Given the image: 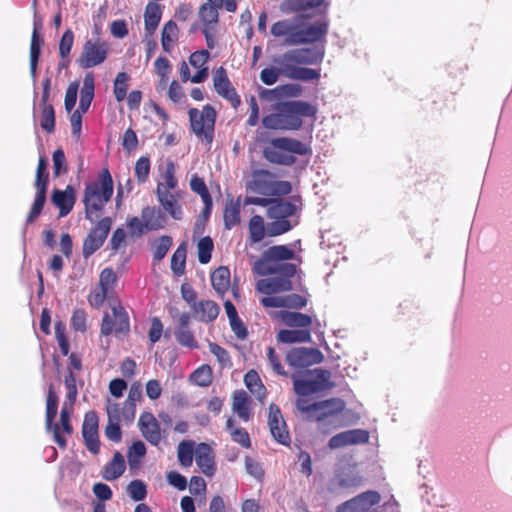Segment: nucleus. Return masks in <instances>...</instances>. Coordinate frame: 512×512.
<instances>
[{
    "label": "nucleus",
    "instance_id": "nucleus-1",
    "mask_svg": "<svg viewBox=\"0 0 512 512\" xmlns=\"http://www.w3.org/2000/svg\"><path fill=\"white\" fill-rule=\"evenodd\" d=\"M328 30L329 22L326 19L315 21L305 27L295 24L290 19H283L275 22L270 32L276 38L285 37V45L298 46L317 42L324 44Z\"/></svg>",
    "mask_w": 512,
    "mask_h": 512
},
{
    "label": "nucleus",
    "instance_id": "nucleus-2",
    "mask_svg": "<svg viewBox=\"0 0 512 512\" xmlns=\"http://www.w3.org/2000/svg\"><path fill=\"white\" fill-rule=\"evenodd\" d=\"M316 113L317 108L306 101L283 102L275 113L263 117L262 124L270 130H298L303 117H315Z\"/></svg>",
    "mask_w": 512,
    "mask_h": 512
},
{
    "label": "nucleus",
    "instance_id": "nucleus-3",
    "mask_svg": "<svg viewBox=\"0 0 512 512\" xmlns=\"http://www.w3.org/2000/svg\"><path fill=\"white\" fill-rule=\"evenodd\" d=\"M113 179L107 168L101 170L97 181L88 182L83 193L85 218L91 223L99 218L113 195Z\"/></svg>",
    "mask_w": 512,
    "mask_h": 512
},
{
    "label": "nucleus",
    "instance_id": "nucleus-4",
    "mask_svg": "<svg viewBox=\"0 0 512 512\" xmlns=\"http://www.w3.org/2000/svg\"><path fill=\"white\" fill-rule=\"evenodd\" d=\"M312 153L309 145L298 139L278 137L269 140L263 147V157L270 163L292 166L296 163V155L306 156Z\"/></svg>",
    "mask_w": 512,
    "mask_h": 512
},
{
    "label": "nucleus",
    "instance_id": "nucleus-5",
    "mask_svg": "<svg viewBox=\"0 0 512 512\" xmlns=\"http://www.w3.org/2000/svg\"><path fill=\"white\" fill-rule=\"evenodd\" d=\"M296 202L301 204L300 197H294L293 201L274 198L266 211V216L271 220L267 224L269 237L285 234L298 225V220L293 219L299 209Z\"/></svg>",
    "mask_w": 512,
    "mask_h": 512
},
{
    "label": "nucleus",
    "instance_id": "nucleus-6",
    "mask_svg": "<svg viewBox=\"0 0 512 512\" xmlns=\"http://www.w3.org/2000/svg\"><path fill=\"white\" fill-rule=\"evenodd\" d=\"M238 8V0H206L198 8V18L202 23V33L207 47L214 48L213 33L219 24V10L225 9L234 13Z\"/></svg>",
    "mask_w": 512,
    "mask_h": 512
},
{
    "label": "nucleus",
    "instance_id": "nucleus-7",
    "mask_svg": "<svg viewBox=\"0 0 512 512\" xmlns=\"http://www.w3.org/2000/svg\"><path fill=\"white\" fill-rule=\"evenodd\" d=\"M346 403L340 398H330L313 403L314 412L310 421H315L318 428L326 432L341 426L340 415Z\"/></svg>",
    "mask_w": 512,
    "mask_h": 512
},
{
    "label": "nucleus",
    "instance_id": "nucleus-8",
    "mask_svg": "<svg viewBox=\"0 0 512 512\" xmlns=\"http://www.w3.org/2000/svg\"><path fill=\"white\" fill-rule=\"evenodd\" d=\"M190 128L198 139L211 145L214 139L216 110L210 104L203 106L199 111L197 108H190L188 111Z\"/></svg>",
    "mask_w": 512,
    "mask_h": 512
},
{
    "label": "nucleus",
    "instance_id": "nucleus-9",
    "mask_svg": "<svg viewBox=\"0 0 512 512\" xmlns=\"http://www.w3.org/2000/svg\"><path fill=\"white\" fill-rule=\"evenodd\" d=\"M108 52L109 46L105 41L100 38L89 39L84 43L77 63L83 69L99 66L107 59Z\"/></svg>",
    "mask_w": 512,
    "mask_h": 512
},
{
    "label": "nucleus",
    "instance_id": "nucleus-10",
    "mask_svg": "<svg viewBox=\"0 0 512 512\" xmlns=\"http://www.w3.org/2000/svg\"><path fill=\"white\" fill-rule=\"evenodd\" d=\"M130 331L129 316L124 307L117 305L112 307V313H106L103 316L101 324V334L108 336L115 334L116 336L127 335Z\"/></svg>",
    "mask_w": 512,
    "mask_h": 512
},
{
    "label": "nucleus",
    "instance_id": "nucleus-11",
    "mask_svg": "<svg viewBox=\"0 0 512 512\" xmlns=\"http://www.w3.org/2000/svg\"><path fill=\"white\" fill-rule=\"evenodd\" d=\"M112 220L110 217L100 219L96 225L90 230L88 235L83 241L82 254L85 259H88L104 244L110 230Z\"/></svg>",
    "mask_w": 512,
    "mask_h": 512
},
{
    "label": "nucleus",
    "instance_id": "nucleus-12",
    "mask_svg": "<svg viewBox=\"0 0 512 512\" xmlns=\"http://www.w3.org/2000/svg\"><path fill=\"white\" fill-rule=\"evenodd\" d=\"M169 314L176 318L173 335L177 343L182 347L192 350L198 348V342L190 328V314L187 312L178 314V310L175 308L169 309Z\"/></svg>",
    "mask_w": 512,
    "mask_h": 512
},
{
    "label": "nucleus",
    "instance_id": "nucleus-13",
    "mask_svg": "<svg viewBox=\"0 0 512 512\" xmlns=\"http://www.w3.org/2000/svg\"><path fill=\"white\" fill-rule=\"evenodd\" d=\"M59 398L56 394L53 385L49 386L47 397H46V415H45V426L47 430H51L53 433L54 442L62 449L67 446V440L61 435L60 426L58 423H54L58 412Z\"/></svg>",
    "mask_w": 512,
    "mask_h": 512
},
{
    "label": "nucleus",
    "instance_id": "nucleus-14",
    "mask_svg": "<svg viewBox=\"0 0 512 512\" xmlns=\"http://www.w3.org/2000/svg\"><path fill=\"white\" fill-rule=\"evenodd\" d=\"M285 360L294 369H304L323 362L324 355L317 348L297 347L286 354Z\"/></svg>",
    "mask_w": 512,
    "mask_h": 512
},
{
    "label": "nucleus",
    "instance_id": "nucleus-15",
    "mask_svg": "<svg viewBox=\"0 0 512 512\" xmlns=\"http://www.w3.org/2000/svg\"><path fill=\"white\" fill-rule=\"evenodd\" d=\"M253 271L258 275H287L295 276L297 272V265L293 263H272L265 255L258 258L253 265Z\"/></svg>",
    "mask_w": 512,
    "mask_h": 512
},
{
    "label": "nucleus",
    "instance_id": "nucleus-16",
    "mask_svg": "<svg viewBox=\"0 0 512 512\" xmlns=\"http://www.w3.org/2000/svg\"><path fill=\"white\" fill-rule=\"evenodd\" d=\"M213 84L216 92L224 99L228 100L234 109L241 104V99L236 90L231 86L225 68L219 67L213 73Z\"/></svg>",
    "mask_w": 512,
    "mask_h": 512
},
{
    "label": "nucleus",
    "instance_id": "nucleus-17",
    "mask_svg": "<svg viewBox=\"0 0 512 512\" xmlns=\"http://www.w3.org/2000/svg\"><path fill=\"white\" fill-rule=\"evenodd\" d=\"M268 425L272 437L282 445L290 444V434L287 430L286 423L282 417L281 411L276 404H270Z\"/></svg>",
    "mask_w": 512,
    "mask_h": 512
},
{
    "label": "nucleus",
    "instance_id": "nucleus-18",
    "mask_svg": "<svg viewBox=\"0 0 512 512\" xmlns=\"http://www.w3.org/2000/svg\"><path fill=\"white\" fill-rule=\"evenodd\" d=\"M293 277L294 276L274 275V277L261 279L256 283V290L266 295L289 292L293 289L291 280Z\"/></svg>",
    "mask_w": 512,
    "mask_h": 512
},
{
    "label": "nucleus",
    "instance_id": "nucleus-19",
    "mask_svg": "<svg viewBox=\"0 0 512 512\" xmlns=\"http://www.w3.org/2000/svg\"><path fill=\"white\" fill-rule=\"evenodd\" d=\"M142 436L153 446H158L162 440L160 424L153 413L143 412L138 420Z\"/></svg>",
    "mask_w": 512,
    "mask_h": 512
},
{
    "label": "nucleus",
    "instance_id": "nucleus-20",
    "mask_svg": "<svg viewBox=\"0 0 512 512\" xmlns=\"http://www.w3.org/2000/svg\"><path fill=\"white\" fill-rule=\"evenodd\" d=\"M380 500L381 496L377 491L369 490L341 504L337 512H347L349 509L357 512H367L372 506L377 505Z\"/></svg>",
    "mask_w": 512,
    "mask_h": 512
},
{
    "label": "nucleus",
    "instance_id": "nucleus-21",
    "mask_svg": "<svg viewBox=\"0 0 512 512\" xmlns=\"http://www.w3.org/2000/svg\"><path fill=\"white\" fill-rule=\"evenodd\" d=\"M369 441V433L363 429H352L338 433L330 438L329 447L338 449L348 445L364 444Z\"/></svg>",
    "mask_w": 512,
    "mask_h": 512
},
{
    "label": "nucleus",
    "instance_id": "nucleus-22",
    "mask_svg": "<svg viewBox=\"0 0 512 512\" xmlns=\"http://www.w3.org/2000/svg\"><path fill=\"white\" fill-rule=\"evenodd\" d=\"M182 195L183 192L181 191L164 193L161 189L156 194L157 200L163 207L164 212L168 213L175 220L182 219L183 212L180 204Z\"/></svg>",
    "mask_w": 512,
    "mask_h": 512
},
{
    "label": "nucleus",
    "instance_id": "nucleus-23",
    "mask_svg": "<svg viewBox=\"0 0 512 512\" xmlns=\"http://www.w3.org/2000/svg\"><path fill=\"white\" fill-rule=\"evenodd\" d=\"M75 201V190L71 185H68L65 190L54 189L51 195V202L59 209V217L68 215Z\"/></svg>",
    "mask_w": 512,
    "mask_h": 512
},
{
    "label": "nucleus",
    "instance_id": "nucleus-24",
    "mask_svg": "<svg viewBox=\"0 0 512 512\" xmlns=\"http://www.w3.org/2000/svg\"><path fill=\"white\" fill-rule=\"evenodd\" d=\"M141 219L144 221L147 232L163 229L167 224L164 211L155 206H146L141 210Z\"/></svg>",
    "mask_w": 512,
    "mask_h": 512
},
{
    "label": "nucleus",
    "instance_id": "nucleus-25",
    "mask_svg": "<svg viewBox=\"0 0 512 512\" xmlns=\"http://www.w3.org/2000/svg\"><path fill=\"white\" fill-rule=\"evenodd\" d=\"M191 310L197 320L211 323L218 317L220 307L213 300H200L191 306Z\"/></svg>",
    "mask_w": 512,
    "mask_h": 512
},
{
    "label": "nucleus",
    "instance_id": "nucleus-26",
    "mask_svg": "<svg viewBox=\"0 0 512 512\" xmlns=\"http://www.w3.org/2000/svg\"><path fill=\"white\" fill-rule=\"evenodd\" d=\"M162 18V6L156 1H149L144 10V30L147 37L156 32Z\"/></svg>",
    "mask_w": 512,
    "mask_h": 512
},
{
    "label": "nucleus",
    "instance_id": "nucleus-27",
    "mask_svg": "<svg viewBox=\"0 0 512 512\" xmlns=\"http://www.w3.org/2000/svg\"><path fill=\"white\" fill-rule=\"evenodd\" d=\"M294 57L298 65L320 64L325 57V45L312 48L293 49Z\"/></svg>",
    "mask_w": 512,
    "mask_h": 512
},
{
    "label": "nucleus",
    "instance_id": "nucleus-28",
    "mask_svg": "<svg viewBox=\"0 0 512 512\" xmlns=\"http://www.w3.org/2000/svg\"><path fill=\"white\" fill-rule=\"evenodd\" d=\"M278 317L288 327L310 329L312 326V318L308 314L282 310Z\"/></svg>",
    "mask_w": 512,
    "mask_h": 512
},
{
    "label": "nucleus",
    "instance_id": "nucleus-29",
    "mask_svg": "<svg viewBox=\"0 0 512 512\" xmlns=\"http://www.w3.org/2000/svg\"><path fill=\"white\" fill-rule=\"evenodd\" d=\"M196 464L206 476H212L215 472V463L211 448L206 443H201L196 452Z\"/></svg>",
    "mask_w": 512,
    "mask_h": 512
},
{
    "label": "nucleus",
    "instance_id": "nucleus-30",
    "mask_svg": "<svg viewBox=\"0 0 512 512\" xmlns=\"http://www.w3.org/2000/svg\"><path fill=\"white\" fill-rule=\"evenodd\" d=\"M94 90H95V79L92 72H89L85 75L83 80V86L80 94L79 106L76 110H79L82 113H86L91 105V102L94 98Z\"/></svg>",
    "mask_w": 512,
    "mask_h": 512
},
{
    "label": "nucleus",
    "instance_id": "nucleus-31",
    "mask_svg": "<svg viewBox=\"0 0 512 512\" xmlns=\"http://www.w3.org/2000/svg\"><path fill=\"white\" fill-rule=\"evenodd\" d=\"M250 397L244 390L235 391L232 398V410L243 421H248L251 417Z\"/></svg>",
    "mask_w": 512,
    "mask_h": 512
},
{
    "label": "nucleus",
    "instance_id": "nucleus-32",
    "mask_svg": "<svg viewBox=\"0 0 512 512\" xmlns=\"http://www.w3.org/2000/svg\"><path fill=\"white\" fill-rule=\"evenodd\" d=\"M281 343H307L311 341V329H282L277 334Z\"/></svg>",
    "mask_w": 512,
    "mask_h": 512
},
{
    "label": "nucleus",
    "instance_id": "nucleus-33",
    "mask_svg": "<svg viewBox=\"0 0 512 512\" xmlns=\"http://www.w3.org/2000/svg\"><path fill=\"white\" fill-rule=\"evenodd\" d=\"M126 469V464L123 455L116 451L113 458L108 462L103 469V478L112 481L118 479Z\"/></svg>",
    "mask_w": 512,
    "mask_h": 512
},
{
    "label": "nucleus",
    "instance_id": "nucleus-34",
    "mask_svg": "<svg viewBox=\"0 0 512 512\" xmlns=\"http://www.w3.org/2000/svg\"><path fill=\"white\" fill-rule=\"evenodd\" d=\"M179 39V28L175 21L169 20L162 27L161 45L166 53H170Z\"/></svg>",
    "mask_w": 512,
    "mask_h": 512
},
{
    "label": "nucleus",
    "instance_id": "nucleus-35",
    "mask_svg": "<svg viewBox=\"0 0 512 512\" xmlns=\"http://www.w3.org/2000/svg\"><path fill=\"white\" fill-rule=\"evenodd\" d=\"M249 243L251 245L260 243L267 234V225L260 215H253L248 222Z\"/></svg>",
    "mask_w": 512,
    "mask_h": 512
},
{
    "label": "nucleus",
    "instance_id": "nucleus-36",
    "mask_svg": "<svg viewBox=\"0 0 512 512\" xmlns=\"http://www.w3.org/2000/svg\"><path fill=\"white\" fill-rule=\"evenodd\" d=\"M42 43L43 40L38 33L37 23H35L30 43V74L33 80H35L36 78L37 66L41 54Z\"/></svg>",
    "mask_w": 512,
    "mask_h": 512
},
{
    "label": "nucleus",
    "instance_id": "nucleus-37",
    "mask_svg": "<svg viewBox=\"0 0 512 512\" xmlns=\"http://www.w3.org/2000/svg\"><path fill=\"white\" fill-rule=\"evenodd\" d=\"M240 210L241 205L239 198L237 200L230 199L226 202L223 212L225 229L231 230L240 223Z\"/></svg>",
    "mask_w": 512,
    "mask_h": 512
},
{
    "label": "nucleus",
    "instance_id": "nucleus-38",
    "mask_svg": "<svg viewBox=\"0 0 512 512\" xmlns=\"http://www.w3.org/2000/svg\"><path fill=\"white\" fill-rule=\"evenodd\" d=\"M265 255L273 264L286 263L295 259V252L288 245H274L265 250Z\"/></svg>",
    "mask_w": 512,
    "mask_h": 512
},
{
    "label": "nucleus",
    "instance_id": "nucleus-39",
    "mask_svg": "<svg viewBox=\"0 0 512 512\" xmlns=\"http://www.w3.org/2000/svg\"><path fill=\"white\" fill-rule=\"evenodd\" d=\"M176 165L172 160L166 162L165 171L162 174L163 181L157 184L156 194L161 188L164 193L175 190L178 185V180L175 177Z\"/></svg>",
    "mask_w": 512,
    "mask_h": 512
},
{
    "label": "nucleus",
    "instance_id": "nucleus-40",
    "mask_svg": "<svg viewBox=\"0 0 512 512\" xmlns=\"http://www.w3.org/2000/svg\"><path fill=\"white\" fill-rule=\"evenodd\" d=\"M211 284L218 294L223 295L230 286V270L225 266L218 267L211 274Z\"/></svg>",
    "mask_w": 512,
    "mask_h": 512
},
{
    "label": "nucleus",
    "instance_id": "nucleus-41",
    "mask_svg": "<svg viewBox=\"0 0 512 512\" xmlns=\"http://www.w3.org/2000/svg\"><path fill=\"white\" fill-rule=\"evenodd\" d=\"M173 244V239L169 235H162L158 238H156L151 243V250L153 254V260L155 262H160L164 259L167 252L170 250L171 246Z\"/></svg>",
    "mask_w": 512,
    "mask_h": 512
},
{
    "label": "nucleus",
    "instance_id": "nucleus-42",
    "mask_svg": "<svg viewBox=\"0 0 512 512\" xmlns=\"http://www.w3.org/2000/svg\"><path fill=\"white\" fill-rule=\"evenodd\" d=\"M47 188L48 186H35L36 197L27 216V223H33L41 214L46 202Z\"/></svg>",
    "mask_w": 512,
    "mask_h": 512
},
{
    "label": "nucleus",
    "instance_id": "nucleus-43",
    "mask_svg": "<svg viewBox=\"0 0 512 512\" xmlns=\"http://www.w3.org/2000/svg\"><path fill=\"white\" fill-rule=\"evenodd\" d=\"M244 383L249 391L254 394L259 400L265 398V387L256 371L250 370L244 376Z\"/></svg>",
    "mask_w": 512,
    "mask_h": 512
},
{
    "label": "nucleus",
    "instance_id": "nucleus-44",
    "mask_svg": "<svg viewBox=\"0 0 512 512\" xmlns=\"http://www.w3.org/2000/svg\"><path fill=\"white\" fill-rule=\"evenodd\" d=\"M186 243H181L171 257V270L176 276H181L185 272L186 265Z\"/></svg>",
    "mask_w": 512,
    "mask_h": 512
},
{
    "label": "nucleus",
    "instance_id": "nucleus-45",
    "mask_svg": "<svg viewBox=\"0 0 512 512\" xmlns=\"http://www.w3.org/2000/svg\"><path fill=\"white\" fill-rule=\"evenodd\" d=\"M76 378V374L71 369H68L64 376V385L67 390L65 402L69 403L70 408L74 406L78 396Z\"/></svg>",
    "mask_w": 512,
    "mask_h": 512
},
{
    "label": "nucleus",
    "instance_id": "nucleus-46",
    "mask_svg": "<svg viewBox=\"0 0 512 512\" xmlns=\"http://www.w3.org/2000/svg\"><path fill=\"white\" fill-rule=\"evenodd\" d=\"M130 76L126 72H119L113 83V93L117 102H122L126 96L129 86Z\"/></svg>",
    "mask_w": 512,
    "mask_h": 512
},
{
    "label": "nucleus",
    "instance_id": "nucleus-47",
    "mask_svg": "<svg viewBox=\"0 0 512 512\" xmlns=\"http://www.w3.org/2000/svg\"><path fill=\"white\" fill-rule=\"evenodd\" d=\"M146 454V446L142 441H135L129 447L127 452L128 463L131 469H136L141 463V459Z\"/></svg>",
    "mask_w": 512,
    "mask_h": 512
},
{
    "label": "nucleus",
    "instance_id": "nucleus-48",
    "mask_svg": "<svg viewBox=\"0 0 512 512\" xmlns=\"http://www.w3.org/2000/svg\"><path fill=\"white\" fill-rule=\"evenodd\" d=\"M190 379L198 386L208 387L213 381L212 368L203 364L190 375Z\"/></svg>",
    "mask_w": 512,
    "mask_h": 512
},
{
    "label": "nucleus",
    "instance_id": "nucleus-49",
    "mask_svg": "<svg viewBox=\"0 0 512 512\" xmlns=\"http://www.w3.org/2000/svg\"><path fill=\"white\" fill-rule=\"evenodd\" d=\"M317 4L313 0H284L280 5V10L283 13L290 14L310 9Z\"/></svg>",
    "mask_w": 512,
    "mask_h": 512
},
{
    "label": "nucleus",
    "instance_id": "nucleus-50",
    "mask_svg": "<svg viewBox=\"0 0 512 512\" xmlns=\"http://www.w3.org/2000/svg\"><path fill=\"white\" fill-rule=\"evenodd\" d=\"M274 62L279 66L278 68L282 72V75L289 78L291 69L298 67V62L294 57L293 50H289L276 58Z\"/></svg>",
    "mask_w": 512,
    "mask_h": 512
},
{
    "label": "nucleus",
    "instance_id": "nucleus-51",
    "mask_svg": "<svg viewBox=\"0 0 512 512\" xmlns=\"http://www.w3.org/2000/svg\"><path fill=\"white\" fill-rule=\"evenodd\" d=\"M272 176V173L267 170L257 171L254 179L255 191L262 195H269Z\"/></svg>",
    "mask_w": 512,
    "mask_h": 512
},
{
    "label": "nucleus",
    "instance_id": "nucleus-52",
    "mask_svg": "<svg viewBox=\"0 0 512 512\" xmlns=\"http://www.w3.org/2000/svg\"><path fill=\"white\" fill-rule=\"evenodd\" d=\"M151 169V161L148 156H141L135 163L134 172L136 180L139 184L148 181Z\"/></svg>",
    "mask_w": 512,
    "mask_h": 512
},
{
    "label": "nucleus",
    "instance_id": "nucleus-53",
    "mask_svg": "<svg viewBox=\"0 0 512 512\" xmlns=\"http://www.w3.org/2000/svg\"><path fill=\"white\" fill-rule=\"evenodd\" d=\"M178 460L183 467H189L193 463L194 443L192 441H182L177 449Z\"/></svg>",
    "mask_w": 512,
    "mask_h": 512
},
{
    "label": "nucleus",
    "instance_id": "nucleus-54",
    "mask_svg": "<svg viewBox=\"0 0 512 512\" xmlns=\"http://www.w3.org/2000/svg\"><path fill=\"white\" fill-rule=\"evenodd\" d=\"M293 379L294 391L298 396H308L318 392V387L315 386L313 380L299 379L295 374L291 375Z\"/></svg>",
    "mask_w": 512,
    "mask_h": 512
},
{
    "label": "nucleus",
    "instance_id": "nucleus-55",
    "mask_svg": "<svg viewBox=\"0 0 512 512\" xmlns=\"http://www.w3.org/2000/svg\"><path fill=\"white\" fill-rule=\"evenodd\" d=\"M213 249L214 244L211 237L201 238L197 244L198 261L201 264H207L211 260Z\"/></svg>",
    "mask_w": 512,
    "mask_h": 512
},
{
    "label": "nucleus",
    "instance_id": "nucleus-56",
    "mask_svg": "<svg viewBox=\"0 0 512 512\" xmlns=\"http://www.w3.org/2000/svg\"><path fill=\"white\" fill-rule=\"evenodd\" d=\"M289 78L302 81L318 80L320 78V70L298 66L296 69H291Z\"/></svg>",
    "mask_w": 512,
    "mask_h": 512
},
{
    "label": "nucleus",
    "instance_id": "nucleus-57",
    "mask_svg": "<svg viewBox=\"0 0 512 512\" xmlns=\"http://www.w3.org/2000/svg\"><path fill=\"white\" fill-rule=\"evenodd\" d=\"M40 126L47 133L55 131V111L53 106L41 107Z\"/></svg>",
    "mask_w": 512,
    "mask_h": 512
},
{
    "label": "nucleus",
    "instance_id": "nucleus-58",
    "mask_svg": "<svg viewBox=\"0 0 512 512\" xmlns=\"http://www.w3.org/2000/svg\"><path fill=\"white\" fill-rule=\"evenodd\" d=\"M55 337L57 339L60 352L63 356H67L70 350V343L66 335V325L62 321L55 323Z\"/></svg>",
    "mask_w": 512,
    "mask_h": 512
},
{
    "label": "nucleus",
    "instance_id": "nucleus-59",
    "mask_svg": "<svg viewBox=\"0 0 512 512\" xmlns=\"http://www.w3.org/2000/svg\"><path fill=\"white\" fill-rule=\"evenodd\" d=\"M98 416L95 411H88L82 424V436L98 434Z\"/></svg>",
    "mask_w": 512,
    "mask_h": 512
},
{
    "label": "nucleus",
    "instance_id": "nucleus-60",
    "mask_svg": "<svg viewBox=\"0 0 512 512\" xmlns=\"http://www.w3.org/2000/svg\"><path fill=\"white\" fill-rule=\"evenodd\" d=\"M53 161V176L58 178L61 174H65L68 171L66 165V157L64 151L59 148L53 152L52 155Z\"/></svg>",
    "mask_w": 512,
    "mask_h": 512
},
{
    "label": "nucleus",
    "instance_id": "nucleus-61",
    "mask_svg": "<svg viewBox=\"0 0 512 512\" xmlns=\"http://www.w3.org/2000/svg\"><path fill=\"white\" fill-rule=\"evenodd\" d=\"M74 43V33L68 28L63 33L59 42V55L62 60L67 59L70 55Z\"/></svg>",
    "mask_w": 512,
    "mask_h": 512
},
{
    "label": "nucleus",
    "instance_id": "nucleus-62",
    "mask_svg": "<svg viewBox=\"0 0 512 512\" xmlns=\"http://www.w3.org/2000/svg\"><path fill=\"white\" fill-rule=\"evenodd\" d=\"M117 282V277L112 268H104L99 277V285L101 289H104L111 293Z\"/></svg>",
    "mask_w": 512,
    "mask_h": 512
},
{
    "label": "nucleus",
    "instance_id": "nucleus-63",
    "mask_svg": "<svg viewBox=\"0 0 512 512\" xmlns=\"http://www.w3.org/2000/svg\"><path fill=\"white\" fill-rule=\"evenodd\" d=\"M209 350L216 357L222 368L230 367L232 365L228 351L222 346L214 342H209Z\"/></svg>",
    "mask_w": 512,
    "mask_h": 512
},
{
    "label": "nucleus",
    "instance_id": "nucleus-64",
    "mask_svg": "<svg viewBox=\"0 0 512 512\" xmlns=\"http://www.w3.org/2000/svg\"><path fill=\"white\" fill-rule=\"evenodd\" d=\"M127 491L134 501H142L146 498L147 487L141 480H133L127 487Z\"/></svg>",
    "mask_w": 512,
    "mask_h": 512
}]
</instances>
